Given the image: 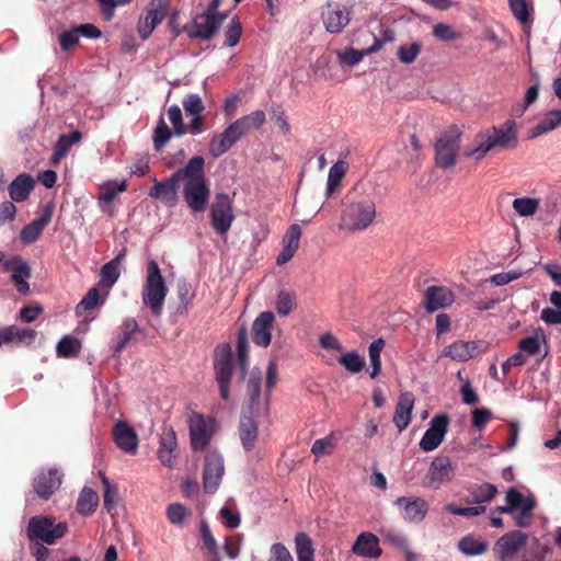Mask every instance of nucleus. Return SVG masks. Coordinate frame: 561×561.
I'll return each instance as SVG.
<instances>
[{"mask_svg":"<svg viewBox=\"0 0 561 561\" xmlns=\"http://www.w3.org/2000/svg\"><path fill=\"white\" fill-rule=\"evenodd\" d=\"M339 60L348 66H355L362 61L364 53L354 48H346L344 50L336 51Z\"/></svg>","mask_w":561,"mask_h":561,"instance_id":"nucleus-63","label":"nucleus"},{"mask_svg":"<svg viewBox=\"0 0 561 561\" xmlns=\"http://www.w3.org/2000/svg\"><path fill=\"white\" fill-rule=\"evenodd\" d=\"M422 50L420 42L402 44L398 47L397 56L400 62L410 65L414 62Z\"/></svg>","mask_w":561,"mask_h":561,"instance_id":"nucleus-47","label":"nucleus"},{"mask_svg":"<svg viewBox=\"0 0 561 561\" xmlns=\"http://www.w3.org/2000/svg\"><path fill=\"white\" fill-rule=\"evenodd\" d=\"M232 142L225 137L224 133L215 134L208 146V151L214 158H218L226 153L231 147Z\"/></svg>","mask_w":561,"mask_h":561,"instance_id":"nucleus-51","label":"nucleus"},{"mask_svg":"<svg viewBox=\"0 0 561 561\" xmlns=\"http://www.w3.org/2000/svg\"><path fill=\"white\" fill-rule=\"evenodd\" d=\"M518 145L517 124L508 118L500 126H491L477 133L463 150V157L474 161L483 160L493 149H514Z\"/></svg>","mask_w":561,"mask_h":561,"instance_id":"nucleus-2","label":"nucleus"},{"mask_svg":"<svg viewBox=\"0 0 561 561\" xmlns=\"http://www.w3.org/2000/svg\"><path fill=\"white\" fill-rule=\"evenodd\" d=\"M214 370L220 397L227 401L230 397V381L232 377L231 350L229 345L225 344L216 348Z\"/></svg>","mask_w":561,"mask_h":561,"instance_id":"nucleus-10","label":"nucleus"},{"mask_svg":"<svg viewBox=\"0 0 561 561\" xmlns=\"http://www.w3.org/2000/svg\"><path fill=\"white\" fill-rule=\"evenodd\" d=\"M508 5L513 15L518 22H528L529 10L526 0H508Z\"/></svg>","mask_w":561,"mask_h":561,"instance_id":"nucleus-61","label":"nucleus"},{"mask_svg":"<svg viewBox=\"0 0 561 561\" xmlns=\"http://www.w3.org/2000/svg\"><path fill=\"white\" fill-rule=\"evenodd\" d=\"M213 227L219 234L225 236L234 219L232 204L227 194H217L210 209Z\"/></svg>","mask_w":561,"mask_h":561,"instance_id":"nucleus-13","label":"nucleus"},{"mask_svg":"<svg viewBox=\"0 0 561 561\" xmlns=\"http://www.w3.org/2000/svg\"><path fill=\"white\" fill-rule=\"evenodd\" d=\"M541 205L539 197L520 196L512 202V208L516 215L524 218L533 217L537 214Z\"/></svg>","mask_w":561,"mask_h":561,"instance_id":"nucleus-36","label":"nucleus"},{"mask_svg":"<svg viewBox=\"0 0 561 561\" xmlns=\"http://www.w3.org/2000/svg\"><path fill=\"white\" fill-rule=\"evenodd\" d=\"M180 183V176L176 175V171L172 173L167 180L158 181L153 180V186L149 191V196L154 199H159L168 207H174L178 204V184Z\"/></svg>","mask_w":561,"mask_h":561,"instance_id":"nucleus-21","label":"nucleus"},{"mask_svg":"<svg viewBox=\"0 0 561 561\" xmlns=\"http://www.w3.org/2000/svg\"><path fill=\"white\" fill-rule=\"evenodd\" d=\"M125 257V249H123L111 262H107V290L117 282L121 276Z\"/></svg>","mask_w":561,"mask_h":561,"instance_id":"nucleus-52","label":"nucleus"},{"mask_svg":"<svg viewBox=\"0 0 561 561\" xmlns=\"http://www.w3.org/2000/svg\"><path fill=\"white\" fill-rule=\"evenodd\" d=\"M138 333L139 327L135 319L128 318L124 320L119 327L117 339L113 346V356L116 357L123 350L134 344L137 341Z\"/></svg>","mask_w":561,"mask_h":561,"instance_id":"nucleus-29","label":"nucleus"},{"mask_svg":"<svg viewBox=\"0 0 561 561\" xmlns=\"http://www.w3.org/2000/svg\"><path fill=\"white\" fill-rule=\"evenodd\" d=\"M219 514H220V517H221L224 524L228 528L234 529V528L239 527V525L241 523V516H240V513L238 510H236L234 507H232L230 505H225L224 507H221Z\"/></svg>","mask_w":561,"mask_h":561,"instance_id":"nucleus-59","label":"nucleus"},{"mask_svg":"<svg viewBox=\"0 0 561 561\" xmlns=\"http://www.w3.org/2000/svg\"><path fill=\"white\" fill-rule=\"evenodd\" d=\"M176 295L179 298L178 312L180 314H186L190 305L195 298V289L188 282L180 280L176 285Z\"/></svg>","mask_w":561,"mask_h":561,"instance_id":"nucleus-38","label":"nucleus"},{"mask_svg":"<svg viewBox=\"0 0 561 561\" xmlns=\"http://www.w3.org/2000/svg\"><path fill=\"white\" fill-rule=\"evenodd\" d=\"M300 237H301L300 226L297 224H294L288 228V230L283 239V245L286 248H291L297 251L299 248Z\"/></svg>","mask_w":561,"mask_h":561,"instance_id":"nucleus-64","label":"nucleus"},{"mask_svg":"<svg viewBox=\"0 0 561 561\" xmlns=\"http://www.w3.org/2000/svg\"><path fill=\"white\" fill-rule=\"evenodd\" d=\"M241 126L243 127L245 134H248L252 129H259L265 123V113L261 110H256L251 112L249 115H245L238 119Z\"/></svg>","mask_w":561,"mask_h":561,"instance_id":"nucleus-53","label":"nucleus"},{"mask_svg":"<svg viewBox=\"0 0 561 561\" xmlns=\"http://www.w3.org/2000/svg\"><path fill=\"white\" fill-rule=\"evenodd\" d=\"M347 164L345 161H336L329 171L327 182V195L330 196L341 184L342 179L345 176Z\"/></svg>","mask_w":561,"mask_h":561,"instance_id":"nucleus-43","label":"nucleus"},{"mask_svg":"<svg viewBox=\"0 0 561 561\" xmlns=\"http://www.w3.org/2000/svg\"><path fill=\"white\" fill-rule=\"evenodd\" d=\"M225 472L224 459L215 450L208 451L205 456V466L203 472L204 489L207 493H214L222 479Z\"/></svg>","mask_w":561,"mask_h":561,"instance_id":"nucleus-18","label":"nucleus"},{"mask_svg":"<svg viewBox=\"0 0 561 561\" xmlns=\"http://www.w3.org/2000/svg\"><path fill=\"white\" fill-rule=\"evenodd\" d=\"M455 474L451 461L446 456L435 457L424 477L423 484L430 489H439L443 484L453 480Z\"/></svg>","mask_w":561,"mask_h":561,"instance_id":"nucleus-14","label":"nucleus"},{"mask_svg":"<svg viewBox=\"0 0 561 561\" xmlns=\"http://www.w3.org/2000/svg\"><path fill=\"white\" fill-rule=\"evenodd\" d=\"M561 126V108L545 113L541 119L529 130L528 138L534 139Z\"/></svg>","mask_w":561,"mask_h":561,"instance_id":"nucleus-30","label":"nucleus"},{"mask_svg":"<svg viewBox=\"0 0 561 561\" xmlns=\"http://www.w3.org/2000/svg\"><path fill=\"white\" fill-rule=\"evenodd\" d=\"M497 490L493 484L484 483L474 489L471 493L472 499L476 503L490 502L496 494Z\"/></svg>","mask_w":561,"mask_h":561,"instance_id":"nucleus-58","label":"nucleus"},{"mask_svg":"<svg viewBox=\"0 0 561 561\" xmlns=\"http://www.w3.org/2000/svg\"><path fill=\"white\" fill-rule=\"evenodd\" d=\"M352 551L358 557L370 559L379 558L382 553L378 537L371 533L359 534L352 547Z\"/></svg>","mask_w":561,"mask_h":561,"instance_id":"nucleus-28","label":"nucleus"},{"mask_svg":"<svg viewBox=\"0 0 561 561\" xmlns=\"http://www.w3.org/2000/svg\"><path fill=\"white\" fill-rule=\"evenodd\" d=\"M165 514L172 525L182 526L185 519L191 517L192 512L181 503H171L168 505Z\"/></svg>","mask_w":561,"mask_h":561,"instance_id":"nucleus-49","label":"nucleus"},{"mask_svg":"<svg viewBox=\"0 0 561 561\" xmlns=\"http://www.w3.org/2000/svg\"><path fill=\"white\" fill-rule=\"evenodd\" d=\"M376 218V205L370 199H363L347 205L341 215L340 229L348 232L367 229Z\"/></svg>","mask_w":561,"mask_h":561,"instance_id":"nucleus-7","label":"nucleus"},{"mask_svg":"<svg viewBox=\"0 0 561 561\" xmlns=\"http://www.w3.org/2000/svg\"><path fill=\"white\" fill-rule=\"evenodd\" d=\"M488 547L489 543L485 539L471 534L462 537L458 542L459 551L470 557L483 554Z\"/></svg>","mask_w":561,"mask_h":561,"instance_id":"nucleus-35","label":"nucleus"},{"mask_svg":"<svg viewBox=\"0 0 561 561\" xmlns=\"http://www.w3.org/2000/svg\"><path fill=\"white\" fill-rule=\"evenodd\" d=\"M168 11L167 0H151L138 21L137 31L141 39L150 37L154 28L164 20Z\"/></svg>","mask_w":561,"mask_h":561,"instance_id":"nucleus-12","label":"nucleus"},{"mask_svg":"<svg viewBox=\"0 0 561 561\" xmlns=\"http://www.w3.org/2000/svg\"><path fill=\"white\" fill-rule=\"evenodd\" d=\"M385 344H386L385 340L379 337V339L375 340L374 342H371L368 347V355H369V360H370V365H371L370 377L373 379L376 378L381 370L380 354L385 347Z\"/></svg>","mask_w":561,"mask_h":561,"instance_id":"nucleus-45","label":"nucleus"},{"mask_svg":"<svg viewBox=\"0 0 561 561\" xmlns=\"http://www.w3.org/2000/svg\"><path fill=\"white\" fill-rule=\"evenodd\" d=\"M461 131L457 126H451L444 131L435 142V163L443 169L455 165L460 147Z\"/></svg>","mask_w":561,"mask_h":561,"instance_id":"nucleus-8","label":"nucleus"},{"mask_svg":"<svg viewBox=\"0 0 561 561\" xmlns=\"http://www.w3.org/2000/svg\"><path fill=\"white\" fill-rule=\"evenodd\" d=\"M157 456L160 462L167 468L173 469L178 466V439L172 427L163 430L159 439Z\"/></svg>","mask_w":561,"mask_h":561,"instance_id":"nucleus-22","label":"nucleus"},{"mask_svg":"<svg viewBox=\"0 0 561 561\" xmlns=\"http://www.w3.org/2000/svg\"><path fill=\"white\" fill-rule=\"evenodd\" d=\"M295 545L298 561H314L313 543L307 534H297L295 537Z\"/></svg>","mask_w":561,"mask_h":561,"instance_id":"nucleus-40","label":"nucleus"},{"mask_svg":"<svg viewBox=\"0 0 561 561\" xmlns=\"http://www.w3.org/2000/svg\"><path fill=\"white\" fill-rule=\"evenodd\" d=\"M175 136L174 129L171 130L167 125L163 117L158 119L157 126L153 130L152 142L156 151L160 152L165 147V145L171 140V138Z\"/></svg>","mask_w":561,"mask_h":561,"instance_id":"nucleus-39","label":"nucleus"},{"mask_svg":"<svg viewBox=\"0 0 561 561\" xmlns=\"http://www.w3.org/2000/svg\"><path fill=\"white\" fill-rule=\"evenodd\" d=\"M66 523H57L50 515H36L30 518L26 528V536L33 543L54 545L57 539L62 538L67 533Z\"/></svg>","mask_w":561,"mask_h":561,"instance_id":"nucleus-6","label":"nucleus"},{"mask_svg":"<svg viewBox=\"0 0 561 561\" xmlns=\"http://www.w3.org/2000/svg\"><path fill=\"white\" fill-rule=\"evenodd\" d=\"M99 504L98 493L88 486H84L77 501V510L82 515H90L95 511Z\"/></svg>","mask_w":561,"mask_h":561,"instance_id":"nucleus-37","label":"nucleus"},{"mask_svg":"<svg viewBox=\"0 0 561 561\" xmlns=\"http://www.w3.org/2000/svg\"><path fill=\"white\" fill-rule=\"evenodd\" d=\"M168 118L173 126L175 136L181 137L186 134L182 111L178 105H171L168 108Z\"/></svg>","mask_w":561,"mask_h":561,"instance_id":"nucleus-55","label":"nucleus"},{"mask_svg":"<svg viewBox=\"0 0 561 561\" xmlns=\"http://www.w3.org/2000/svg\"><path fill=\"white\" fill-rule=\"evenodd\" d=\"M62 474L56 468L42 469L33 479V490L43 500H48L60 488Z\"/></svg>","mask_w":561,"mask_h":561,"instance_id":"nucleus-19","label":"nucleus"},{"mask_svg":"<svg viewBox=\"0 0 561 561\" xmlns=\"http://www.w3.org/2000/svg\"><path fill=\"white\" fill-rule=\"evenodd\" d=\"M339 363L351 374H358L365 367V358L355 351L343 354Z\"/></svg>","mask_w":561,"mask_h":561,"instance_id":"nucleus-48","label":"nucleus"},{"mask_svg":"<svg viewBox=\"0 0 561 561\" xmlns=\"http://www.w3.org/2000/svg\"><path fill=\"white\" fill-rule=\"evenodd\" d=\"M275 316L272 311L261 312L252 324V340L256 345L267 347L272 340Z\"/></svg>","mask_w":561,"mask_h":561,"instance_id":"nucleus-24","label":"nucleus"},{"mask_svg":"<svg viewBox=\"0 0 561 561\" xmlns=\"http://www.w3.org/2000/svg\"><path fill=\"white\" fill-rule=\"evenodd\" d=\"M294 307V296L288 291H280L276 299V310L282 317L290 313Z\"/></svg>","mask_w":561,"mask_h":561,"instance_id":"nucleus-62","label":"nucleus"},{"mask_svg":"<svg viewBox=\"0 0 561 561\" xmlns=\"http://www.w3.org/2000/svg\"><path fill=\"white\" fill-rule=\"evenodd\" d=\"M182 105L186 116L203 114L205 110V105L202 98L196 93L187 94L183 99Z\"/></svg>","mask_w":561,"mask_h":561,"instance_id":"nucleus-54","label":"nucleus"},{"mask_svg":"<svg viewBox=\"0 0 561 561\" xmlns=\"http://www.w3.org/2000/svg\"><path fill=\"white\" fill-rule=\"evenodd\" d=\"M2 266L5 272H12V274L23 273L25 277H31V267L20 256L4 260Z\"/></svg>","mask_w":561,"mask_h":561,"instance_id":"nucleus-57","label":"nucleus"},{"mask_svg":"<svg viewBox=\"0 0 561 561\" xmlns=\"http://www.w3.org/2000/svg\"><path fill=\"white\" fill-rule=\"evenodd\" d=\"M455 300L454 293L443 286H430L425 291L424 307L428 312L450 306Z\"/></svg>","mask_w":561,"mask_h":561,"instance_id":"nucleus-26","label":"nucleus"},{"mask_svg":"<svg viewBox=\"0 0 561 561\" xmlns=\"http://www.w3.org/2000/svg\"><path fill=\"white\" fill-rule=\"evenodd\" d=\"M219 5L220 2L218 0H210L206 10L186 23L182 32L186 33L192 39H211L228 16L227 13L218 11Z\"/></svg>","mask_w":561,"mask_h":561,"instance_id":"nucleus-4","label":"nucleus"},{"mask_svg":"<svg viewBox=\"0 0 561 561\" xmlns=\"http://www.w3.org/2000/svg\"><path fill=\"white\" fill-rule=\"evenodd\" d=\"M448 426L449 417L447 414L435 415L430 421L428 428L425 431L419 443L420 448L425 453H430L438 448L448 432Z\"/></svg>","mask_w":561,"mask_h":561,"instance_id":"nucleus-15","label":"nucleus"},{"mask_svg":"<svg viewBox=\"0 0 561 561\" xmlns=\"http://www.w3.org/2000/svg\"><path fill=\"white\" fill-rule=\"evenodd\" d=\"M505 501L510 504L513 518L518 527H528L533 522L531 512L536 506L533 495H524L514 488H511L505 495Z\"/></svg>","mask_w":561,"mask_h":561,"instance_id":"nucleus-11","label":"nucleus"},{"mask_svg":"<svg viewBox=\"0 0 561 561\" xmlns=\"http://www.w3.org/2000/svg\"><path fill=\"white\" fill-rule=\"evenodd\" d=\"M527 534L511 530L502 535L493 545V556L497 561H543L547 548L537 539L529 542Z\"/></svg>","mask_w":561,"mask_h":561,"instance_id":"nucleus-3","label":"nucleus"},{"mask_svg":"<svg viewBox=\"0 0 561 561\" xmlns=\"http://www.w3.org/2000/svg\"><path fill=\"white\" fill-rule=\"evenodd\" d=\"M205 160L202 156L191 158L176 170L182 185V196L192 213H203L209 202L210 190L205 176Z\"/></svg>","mask_w":561,"mask_h":561,"instance_id":"nucleus-1","label":"nucleus"},{"mask_svg":"<svg viewBox=\"0 0 561 561\" xmlns=\"http://www.w3.org/2000/svg\"><path fill=\"white\" fill-rule=\"evenodd\" d=\"M486 351L488 345L482 341H457L445 350V355L457 362H468Z\"/></svg>","mask_w":561,"mask_h":561,"instance_id":"nucleus-23","label":"nucleus"},{"mask_svg":"<svg viewBox=\"0 0 561 561\" xmlns=\"http://www.w3.org/2000/svg\"><path fill=\"white\" fill-rule=\"evenodd\" d=\"M380 535L386 543L399 549L402 552H409L408 539L400 531L392 528H382L380 530Z\"/></svg>","mask_w":561,"mask_h":561,"instance_id":"nucleus-46","label":"nucleus"},{"mask_svg":"<svg viewBox=\"0 0 561 561\" xmlns=\"http://www.w3.org/2000/svg\"><path fill=\"white\" fill-rule=\"evenodd\" d=\"M188 430L192 448L196 451L204 450L216 432V420L193 412L188 417Z\"/></svg>","mask_w":561,"mask_h":561,"instance_id":"nucleus-9","label":"nucleus"},{"mask_svg":"<svg viewBox=\"0 0 561 561\" xmlns=\"http://www.w3.org/2000/svg\"><path fill=\"white\" fill-rule=\"evenodd\" d=\"M168 287L161 274L158 263L153 260L148 262L147 276L141 290V299L145 307L156 317L163 311Z\"/></svg>","mask_w":561,"mask_h":561,"instance_id":"nucleus-5","label":"nucleus"},{"mask_svg":"<svg viewBox=\"0 0 561 561\" xmlns=\"http://www.w3.org/2000/svg\"><path fill=\"white\" fill-rule=\"evenodd\" d=\"M113 442L126 455L134 456L138 451L139 438L135 428L125 420H118L112 428Z\"/></svg>","mask_w":561,"mask_h":561,"instance_id":"nucleus-17","label":"nucleus"},{"mask_svg":"<svg viewBox=\"0 0 561 561\" xmlns=\"http://www.w3.org/2000/svg\"><path fill=\"white\" fill-rule=\"evenodd\" d=\"M272 121L283 135L290 134L291 127L282 106L277 105L272 108Z\"/></svg>","mask_w":561,"mask_h":561,"instance_id":"nucleus-60","label":"nucleus"},{"mask_svg":"<svg viewBox=\"0 0 561 561\" xmlns=\"http://www.w3.org/2000/svg\"><path fill=\"white\" fill-rule=\"evenodd\" d=\"M414 402L415 398L412 392L405 391L400 394L392 419L399 432L404 431L409 426Z\"/></svg>","mask_w":561,"mask_h":561,"instance_id":"nucleus-27","label":"nucleus"},{"mask_svg":"<svg viewBox=\"0 0 561 561\" xmlns=\"http://www.w3.org/2000/svg\"><path fill=\"white\" fill-rule=\"evenodd\" d=\"M36 332L33 329H22L16 325H11L0 331V345L20 342L31 344L34 342Z\"/></svg>","mask_w":561,"mask_h":561,"instance_id":"nucleus-33","label":"nucleus"},{"mask_svg":"<svg viewBox=\"0 0 561 561\" xmlns=\"http://www.w3.org/2000/svg\"><path fill=\"white\" fill-rule=\"evenodd\" d=\"M542 334L535 333L530 336H527L519 342V348L523 353H526L528 356H534L539 353Z\"/></svg>","mask_w":561,"mask_h":561,"instance_id":"nucleus-56","label":"nucleus"},{"mask_svg":"<svg viewBox=\"0 0 561 561\" xmlns=\"http://www.w3.org/2000/svg\"><path fill=\"white\" fill-rule=\"evenodd\" d=\"M242 36V25L238 16H233L225 31L224 46L234 47Z\"/></svg>","mask_w":561,"mask_h":561,"instance_id":"nucleus-50","label":"nucleus"},{"mask_svg":"<svg viewBox=\"0 0 561 561\" xmlns=\"http://www.w3.org/2000/svg\"><path fill=\"white\" fill-rule=\"evenodd\" d=\"M82 138V134L79 130L72 131L71 134H62L54 146V153L50 158V164L57 165L60 160L67 156L71 147L79 142Z\"/></svg>","mask_w":561,"mask_h":561,"instance_id":"nucleus-32","label":"nucleus"},{"mask_svg":"<svg viewBox=\"0 0 561 561\" xmlns=\"http://www.w3.org/2000/svg\"><path fill=\"white\" fill-rule=\"evenodd\" d=\"M100 307V294L96 287H92L76 306V314L82 317L85 312H91Z\"/></svg>","mask_w":561,"mask_h":561,"instance_id":"nucleus-44","label":"nucleus"},{"mask_svg":"<svg viewBox=\"0 0 561 561\" xmlns=\"http://www.w3.org/2000/svg\"><path fill=\"white\" fill-rule=\"evenodd\" d=\"M34 186V179L27 173H21L9 185V195L14 202H23L30 196Z\"/></svg>","mask_w":561,"mask_h":561,"instance_id":"nucleus-31","label":"nucleus"},{"mask_svg":"<svg viewBox=\"0 0 561 561\" xmlns=\"http://www.w3.org/2000/svg\"><path fill=\"white\" fill-rule=\"evenodd\" d=\"M239 437L243 448L251 451L257 439V424L249 416H242L239 423Z\"/></svg>","mask_w":561,"mask_h":561,"instance_id":"nucleus-34","label":"nucleus"},{"mask_svg":"<svg viewBox=\"0 0 561 561\" xmlns=\"http://www.w3.org/2000/svg\"><path fill=\"white\" fill-rule=\"evenodd\" d=\"M321 19L329 33H341L351 22V10L336 2H329L322 9Z\"/></svg>","mask_w":561,"mask_h":561,"instance_id":"nucleus-16","label":"nucleus"},{"mask_svg":"<svg viewBox=\"0 0 561 561\" xmlns=\"http://www.w3.org/2000/svg\"><path fill=\"white\" fill-rule=\"evenodd\" d=\"M54 214V205L47 204L39 218L26 225L20 234L21 241L26 244L35 242L42 234L44 228L50 222Z\"/></svg>","mask_w":561,"mask_h":561,"instance_id":"nucleus-25","label":"nucleus"},{"mask_svg":"<svg viewBox=\"0 0 561 561\" xmlns=\"http://www.w3.org/2000/svg\"><path fill=\"white\" fill-rule=\"evenodd\" d=\"M81 342L71 335H65L56 346L57 356L60 358H72L79 355Z\"/></svg>","mask_w":561,"mask_h":561,"instance_id":"nucleus-41","label":"nucleus"},{"mask_svg":"<svg viewBox=\"0 0 561 561\" xmlns=\"http://www.w3.org/2000/svg\"><path fill=\"white\" fill-rule=\"evenodd\" d=\"M393 504L398 507L403 519L410 523L422 522L428 512L427 502L417 496H401Z\"/></svg>","mask_w":561,"mask_h":561,"instance_id":"nucleus-20","label":"nucleus"},{"mask_svg":"<svg viewBox=\"0 0 561 561\" xmlns=\"http://www.w3.org/2000/svg\"><path fill=\"white\" fill-rule=\"evenodd\" d=\"M337 437L334 433L314 440L311 446V454L317 458L331 455L336 448Z\"/></svg>","mask_w":561,"mask_h":561,"instance_id":"nucleus-42","label":"nucleus"}]
</instances>
